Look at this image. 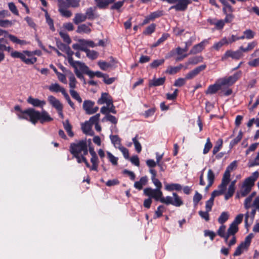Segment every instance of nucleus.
<instances>
[{
  "mask_svg": "<svg viewBox=\"0 0 259 259\" xmlns=\"http://www.w3.org/2000/svg\"><path fill=\"white\" fill-rule=\"evenodd\" d=\"M19 118L29 120L33 124H35L38 120L41 123L50 122L53 118L45 110H42L41 112L33 108H29L18 114Z\"/></svg>",
  "mask_w": 259,
  "mask_h": 259,
  "instance_id": "f257e3e1",
  "label": "nucleus"
},
{
  "mask_svg": "<svg viewBox=\"0 0 259 259\" xmlns=\"http://www.w3.org/2000/svg\"><path fill=\"white\" fill-rule=\"evenodd\" d=\"M256 41H253L247 44L246 47L240 46L238 49L235 51L231 50H227L221 58L222 61H226L229 58H231L234 60H239L243 56L244 53H247L252 51L257 45Z\"/></svg>",
  "mask_w": 259,
  "mask_h": 259,
  "instance_id": "f03ea898",
  "label": "nucleus"
},
{
  "mask_svg": "<svg viewBox=\"0 0 259 259\" xmlns=\"http://www.w3.org/2000/svg\"><path fill=\"white\" fill-rule=\"evenodd\" d=\"M259 177V172L255 171L252 174L246 178L242 183L239 191H237L236 197L240 198L246 196L251 191L252 187L254 185L255 181Z\"/></svg>",
  "mask_w": 259,
  "mask_h": 259,
  "instance_id": "7ed1b4c3",
  "label": "nucleus"
},
{
  "mask_svg": "<svg viewBox=\"0 0 259 259\" xmlns=\"http://www.w3.org/2000/svg\"><path fill=\"white\" fill-rule=\"evenodd\" d=\"M35 55H38L37 51H24L22 52L13 51L11 53V56L13 58H19L23 62L28 65L33 64L36 62L37 58L33 57Z\"/></svg>",
  "mask_w": 259,
  "mask_h": 259,
  "instance_id": "20e7f679",
  "label": "nucleus"
},
{
  "mask_svg": "<svg viewBox=\"0 0 259 259\" xmlns=\"http://www.w3.org/2000/svg\"><path fill=\"white\" fill-rule=\"evenodd\" d=\"M91 144V140H82L73 143L70 146V152L72 154L87 155L88 153V145Z\"/></svg>",
  "mask_w": 259,
  "mask_h": 259,
  "instance_id": "39448f33",
  "label": "nucleus"
},
{
  "mask_svg": "<svg viewBox=\"0 0 259 259\" xmlns=\"http://www.w3.org/2000/svg\"><path fill=\"white\" fill-rule=\"evenodd\" d=\"M221 4L223 5V11L225 14H226V17L224 21L225 23L231 22L234 16L232 14H228V13H232L234 11V9L228 3V2H230L233 5L236 4L235 0H219Z\"/></svg>",
  "mask_w": 259,
  "mask_h": 259,
  "instance_id": "423d86ee",
  "label": "nucleus"
},
{
  "mask_svg": "<svg viewBox=\"0 0 259 259\" xmlns=\"http://www.w3.org/2000/svg\"><path fill=\"white\" fill-rule=\"evenodd\" d=\"M172 196L163 197L162 195L160 202L166 205L171 204L176 207H179L183 204L182 200L176 193H173Z\"/></svg>",
  "mask_w": 259,
  "mask_h": 259,
  "instance_id": "0eeeda50",
  "label": "nucleus"
},
{
  "mask_svg": "<svg viewBox=\"0 0 259 259\" xmlns=\"http://www.w3.org/2000/svg\"><path fill=\"white\" fill-rule=\"evenodd\" d=\"M241 71H239L232 75L219 79V82H220L222 87L230 86L236 82V81L241 77Z\"/></svg>",
  "mask_w": 259,
  "mask_h": 259,
  "instance_id": "6e6552de",
  "label": "nucleus"
},
{
  "mask_svg": "<svg viewBox=\"0 0 259 259\" xmlns=\"http://www.w3.org/2000/svg\"><path fill=\"white\" fill-rule=\"evenodd\" d=\"M144 194L151 199L153 198L155 201H160L162 195V192L159 189H152L151 188H146L143 191Z\"/></svg>",
  "mask_w": 259,
  "mask_h": 259,
  "instance_id": "1a4fd4ad",
  "label": "nucleus"
},
{
  "mask_svg": "<svg viewBox=\"0 0 259 259\" xmlns=\"http://www.w3.org/2000/svg\"><path fill=\"white\" fill-rule=\"evenodd\" d=\"M191 3V0H178L175 5L170 7L169 10L175 9L177 11H185Z\"/></svg>",
  "mask_w": 259,
  "mask_h": 259,
  "instance_id": "9d476101",
  "label": "nucleus"
},
{
  "mask_svg": "<svg viewBox=\"0 0 259 259\" xmlns=\"http://www.w3.org/2000/svg\"><path fill=\"white\" fill-rule=\"evenodd\" d=\"M206 68V65L205 64H203L197 66L186 74V79L189 80L193 79L197 75H198L200 72L204 70Z\"/></svg>",
  "mask_w": 259,
  "mask_h": 259,
  "instance_id": "9b49d317",
  "label": "nucleus"
},
{
  "mask_svg": "<svg viewBox=\"0 0 259 259\" xmlns=\"http://www.w3.org/2000/svg\"><path fill=\"white\" fill-rule=\"evenodd\" d=\"M256 211H257L254 208H252L250 214L248 211L245 214V225L246 228L252 223Z\"/></svg>",
  "mask_w": 259,
  "mask_h": 259,
  "instance_id": "f8f14e48",
  "label": "nucleus"
},
{
  "mask_svg": "<svg viewBox=\"0 0 259 259\" xmlns=\"http://www.w3.org/2000/svg\"><path fill=\"white\" fill-rule=\"evenodd\" d=\"M208 44V40L204 39L199 44L195 45L190 50L189 54H196L201 52L205 48L206 44Z\"/></svg>",
  "mask_w": 259,
  "mask_h": 259,
  "instance_id": "ddd939ff",
  "label": "nucleus"
},
{
  "mask_svg": "<svg viewBox=\"0 0 259 259\" xmlns=\"http://www.w3.org/2000/svg\"><path fill=\"white\" fill-rule=\"evenodd\" d=\"M92 26V24L91 23L79 25L76 31L79 34L85 33L89 34L92 32V29L91 28Z\"/></svg>",
  "mask_w": 259,
  "mask_h": 259,
  "instance_id": "4468645a",
  "label": "nucleus"
},
{
  "mask_svg": "<svg viewBox=\"0 0 259 259\" xmlns=\"http://www.w3.org/2000/svg\"><path fill=\"white\" fill-rule=\"evenodd\" d=\"M27 102L34 107L42 108L46 104L44 100H40L37 98L29 97L27 100Z\"/></svg>",
  "mask_w": 259,
  "mask_h": 259,
  "instance_id": "2eb2a0df",
  "label": "nucleus"
},
{
  "mask_svg": "<svg viewBox=\"0 0 259 259\" xmlns=\"http://www.w3.org/2000/svg\"><path fill=\"white\" fill-rule=\"evenodd\" d=\"M101 113L103 114H109L110 112L113 114L116 113L115 107L113 104V101L106 106H103L100 110Z\"/></svg>",
  "mask_w": 259,
  "mask_h": 259,
  "instance_id": "dca6fc26",
  "label": "nucleus"
},
{
  "mask_svg": "<svg viewBox=\"0 0 259 259\" xmlns=\"http://www.w3.org/2000/svg\"><path fill=\"white\" fill-rule=\"evenodd\" d=\"M48 89L51 92H60L63 95L65 94V93H66L65 89L58 83H52L48 87Z\"/></svg>",
  "mask_w": 259,
  "mask_h": 259,
  "instance_id": "f3484780",
  "label": "nucleus"
},
{
  "mask_svg": "<svg viewBox=\"0 0 259 259\" xmlns=\"http://www.w3.org/2000/svg\"><path fill=\"white\" fill-rule=\"evenodd\" d=\"M112 101V97L106 93H103L101 95V97L98 99L97 103L99 104H106V105Z\"/></svg>",
  "mask_w": 259,
  "mask_h": 259,
  "instance_id": "a211bd4d",
  "label": "nucleus"
},
{
  "mask_svg": "<svg viewBox=\"0 0 259 259\" xmlns=\"http://www.w3.org/2000/svg\"><path fill=\"white\" fill-rule=\"evenodd\" d=\"M203 58L201 56H195L189 59L188 61L185 63L184 69H187L189 65H196L203 61Z\"/></svg>",
  "mask_w": 259,
  "mask_h": 259,
  "instance_id": "6ab92c4d",
  "label": "nucleus"
},
{
  "mask_svg": "<svg viewBox=\"0 0 259 259\" xmlns=\"http://www.w3.org/2000/svg\"><path fill=\"white\" fill-rule=\"evenodd\" d=\"M65 53H66L68 56V61L69 64L72 67H74L75 64H78V66L81 63V62L78 61H74L72 55L74 54V52L71 50L70 48L69 47L65 51Z\"/></svg>",
  "mask_w": 259,
  "mask_h": 259,
  "instance_id": "aec40b11",
  "label": "nucleus"
},
{
  "mask_svg": "<svg viewBox=\"0 0 259 259\" xmlns=\"http://www.w3.org/2000/svg\"><path fill=\"white\" fill-rule=\"evenodd\" d=\"M48 101L49 103L56 109L57 110H61L63 108V105L60 102L53 96L48 97Z\"/></svg>",
  "mask_w": 259,
  "mask_h": 259,
  "instance_id": "412c9836",
  "label": "nucleus"
},
{
  "mask_svg": "<svg viewBox=\"0 0 259 259\" xmlns=\"http://www.w3.org/2000/svg\"><path fill=\"white\" fill-rule=\"evenodd\" d=\"M58 11L62 16L66 18H70L72 15L71 11L65 7L64 2L59 5Z\"/></svg>",
  "mask_w": 259,
  "mask_h": 259,
  "instance_id": "4be33fe9",
  "label": "nucleus"
},
{
  "mask_svg": "<svg viewBox=\"0 0 259 259\" xmlns=\"http://www.w3.org/2000/svg\"><path fill=\"white\" fill-rule=\"evenodd\" d=\"M222 88V85L221 84L220 82H219V79H218L215 83L208 87L206 93V94H213L218 91L221 90Z\"/></svg>",
  "mask_w": 259,
  "mask_h": 259,
  "instance_id": "5701e85b",
  "label": "nucleus"
},
{
  "mask_svg": "<svg viewBox=\"0 0 259 259\" xmlns=\"http://www.w3.org/2000/svg\"><path fill=\"white\" fill-rule=\"evenodd\" d=\"M165 81V77H160L158 78H154L149 81V87H157L162 85Z\"/></svg>",
  "mask_w": 259,
  "mask_h": 259,
  "instance_id": "b1692460",
  "label": "nucleus"
},
{
  "mask_svg": "<svg viewBox=\"0 0 259 259\" xmlns=\"http://www.w3.org/2000/svg\"><path fill=\"white\" fill-rule=\"evenodd\" d=\"M215 176L213 171L209 169L207 175V179L208 180V184L205 188V191H208L209 188L212 186L214 182Z\"/></svg>",
  "mask_w": 259,
  "mask_h": 259,
  "instance_id": "393cba45",
  "label": "nucleus"
},
{
  "mask_svg": "<svg viewBox=\"0 0 259 259\" xmlns=\"http://www.w3.org/2000/svg\"><path fill=\"white\" fill-rule=\"evenodd\" d=\"M78 67L82 72L89 75L91 78H93L95 76V72L90 70L89 67L84 63L81 62L78 65Z\"/></svg>",
  "mask_w": 259,
  "mask_h": 259,
  "instance_id": "a878e982",
  "label": "nucleus"
},
{
  "mask_svg": "<svg viewBox=\"0 0 259 259\" xmlns=\"http://www.w3.org/2000/svg\"><path fill=\"white\" fill-rule=\"evenodd\" d=\"M148 182V178L147 176L142 177L139 181H137L134 184V187L141 190L143 189L144 186H145Z\"/></svg>",
  "mask_w": 259,
  "mask_h": 259,
  "instance_id": "bb28decb",
  "label": "nucleus"
},
{
  "mask_svg": "<svg viewBox=\"0 0 259 259\" xmlns=\"http://www.w3.org/2000/svg\"><path fill=\"white\" fill-rule=\"evenodd\" d=\"M226 227L222 224L217 231V234L221 237L224 238L225 243H228V232L226 233Z\"/></svg>",
  "mask_w": 259,
  "mask_h": 259,
  "instance_id": "cd10ccee",
  "label": "nucleus"
},
{
  "mask_svg": "<svg viewBox=\"0 0 259 259\" xmlns=\"http://www.w3.org/2000/svg\"><path fill=\"white\" fill-rule=\"evenodd\" d=\"M248 247L249 246L245 244L244 242H241L239 244V245H238L236 248V250L233 254V255L239 256L241 255L244 250H246L248 249Z\"/></svg>",
  "mask_w": 259,
  "mask_h": 259,
  "instance_id": "c85d7f7f",
  "label": "nucleus"
},
{
  "mask_svg": "<svg viewBox=\"0 0 259 259\" xmlns=\"http://www.w3.org/2000/svg\"><path fill=\"white\" fill-rule=\"evenodd\" d=\"M116 0H95L97 6L100 9L106 8L109 4L114 3Z\"/></svg>",
  "mask_w": 259,
  "mask_h": 259,
  "instance_id": "c756f323",
  "label": "nucleus"
},
{
  "mask_svg": "<svg viewBox=\"0 0 259 259\" xmlns=\"http://www.w3.org/2000/svg\"><path fill=\"white\" fill-rule=\"evenodd\" d=\"M230 179L223 176L221 184L219 186V189L221 194H224L225 192L227 185L229 184Z\"/></svg>",
  "mask_w": 259,
  "mask_h": 259,
  "instance_id": "7c9ffc66",
  "label": "nucleus"
},
{
  "mask_svg": "<svg viewBox=\"0 0 259 259\" xmlns=\"http://www.w3.org/2000/svg\"><path fill=\"white\" fill-rule=\"evenodd\" d=\"M92 125L88 121L81 125V128L83 132L87 135L92 136L94 132L92 130Z\"/></svg>",
  "mask_w": 259,
  "mask_h": 259,
  "instance_id": "2f4dec72",
  "label": "nucleus"
},
{
  "mask_svg": "<svg viewBox=\"0 0 259 259\" xmlns=\"http://www.w3.org/2000/svg\"><path fill=\"white\" fill-rule=\"evenodd\" d=\"M95 105V103L90 100H85L83 103V109L85 110V113L90 114V112Z\"/></svg>",
  "mask_w": 259,
  "mask_h": 259,
  "instance_id": "473e14b6",
  "label": "nucleus"
},
{
  "mask_svg": "<svg viewBox=\"0 0 259 259\" xmlns=\"http://www.w3.org/2000/svg\"><path fill=\"white\" fill-rule=\"evenodd\" d=\"M63 127L69 137H72L74 133L72 131V125L70 124L68 119H66L62 122Z\"/></svg>",
  "mask_w": 259,
  "mask_h": 259,
  "instance_id": "72a5a7b5",
  "label": "nucleus"
},
{
  "mask_svg": "<svg viewBox=\"0 0 259 259\" xmlns=\"http://www.w3.org/2000/svg\"><path fill=\"white\" fill-rule=\"evenodd\" d=\"M165 189L168 191H180L182 189V186L179 184H165Z\"/></svg>",
  "mask_w": 259,
  "mask_h": 259,
  "instance_id": "f704fd0d",
  "label": "nucleus"
},
{
  "mask_svg": "<svg viewBox=\"0 0 259 259\" xmlns=\"http://www.w3.org/2000/svg\"><path fill=\"white\" fill-rule=\"evenodd\" d=\"M86 20L84 14L78 13L75 14V16L73 19V22L75 24H78L80 23L85 21Z\"/></svg>",
  "mask_w": 259,
  "mask_h": 259,
  "instance_id": "c9c22d12",
  "label": "nucleus"
},
{
  "mask_svg": "<svg viewBox=\"0 0 259 259\" xmlns=\"http://www.w3.org/2000/svg\"><path fill=\"white\" fill-rule=\"evenodd\" d=\"M110 138L112 143L116 148H118L121 146V140L117 135H111Z\"/></svg>",
  "mask_w": 259,
  "mask_h": 259,
  "instance_id": "e433bc0d",
  "label": "nucleus"
},
{
  "mask_svg": "<svg viewBox=\"0 0 259 259\" xmlns=\"http://www.w3.org/2000/svg\"><path fill=\"white\" fill-rule=\"evenodd\" d=\"M69 72L70 75L69 76V86L70 90H74V89L76 87L77 81L73 74L71 72Z\"/></svg>",
  "mask_w": 259,
  "mask_h": 259,
  "instance_id": "4c0bfd02",
  "label": "nucleus"
},
{
  "mask_svg": "<svg viewBox=\"0 0 259 259\" xmlns=\"http://www.w3.org/2000/svg\"><path fill=\"white\" fill-rule=\"evenodd\" d=\"M237 166L236 161H234L231 162L227 167L224 176L226 177L230 178V172L233 170Z\"/></svg>",
  "mask_w": 259,
  "mask_h": 259,
  "instance_id": "58836bf2",
  "label": "nucleus"
},
{
  "mask_svg": "<svg viewBox=\"0 0 259 259\" xmlns=\"http://www.w3.org/2000/svg\"><path fill=\"white\" fill-rule=\"evenodd\" d=\"M238 231V227L236 225L231 223L227 230L228 238L231 235H235Z\"/></svg>",
  "mask_w": 259,
  "mask_h": 259,
  "instance_id": "ea45409f",
  "label": "nucleus"
},
{
  "mask_svg": "<svg viewBox=\"0 0 259 259\" xmlns=\"http://www.w3.org/2000/svg\"><path fill=\"white\" fill-rule=\"evenodd\" d=\"M253 198L251 196L248 195L244 202V207L246 210H248L252 206Z\"/></svg>",
  "mask_w": 259,
  "mask_h": 259,
  "instance_id": "a19ab883",
  "label": "nucleus"
},
{
  "mask_svg": "<svg viewBox=\"0 0 259 259\" xmlns=\"http://www.w3.org/2000/svg\"><path fill=\"white\" fill-rule=\"evenodd\" d=\"M65 2L67 7L76 8L79 6L80 0H65Z\"/></svg>",
  "mask_w": 259,
  "mask_h": 259,
  "instance_id": "79ce46f5",
  "label": "nucleus"
},
{
  "mask_svg": "<svg viewBox=\"0 0 259 259\" xmlns=\"http://www.w3.org/2000/svg\"><path fill=\"white\" fill-rule=\"evenodd\" d=\"M169 34L168 33H163L161 37L158 39V40L152 45V48H155L158 46L159 45L164 42L168 37Z\"/></svg>",
  "mask_w": 259,
  "mask_h": 259,
  "instance_id": "37998d69",
  "label": "nucleus"
},
{
  "mask_svg": "<svg viewBox=\"0 0 259 259\" xmlns=\"http://www.w3.org/2000/svg\"><path fill=\"white\" fill-rule=\"evenodd\" d=\"M9 38L13 42L20 44L21 45H25L27 44L26 41L18 39L16 36L13 35H9Z\"/></svg>",
  "mask_w": 259,
  "mask_h": 259,
  "instance_id": "c03bdc74",
  "label": "nucleus"
},
{
  "mask_svg": "<svg viewBox=\"0 0 259 259\" xmlns=\"http://www.w3.org/2000/svg\"><path fill=\"white\" fill-rule=\"evenodd\" d=\"M242 138V133L241 131H240L238 133V136L232 140L230 143V148H233L235 145H236L241 140Z\"/></svg>",
  "mask_w": 259,
  "mask_h": 259,
  "instance_id": "a18cd8bd",
  "label": "nucleus"
},
{
  "mask_svg": "<svg viewBox=\"0 0 259 259\" xmlns=\"http://www.w3.org/2000/svg\"><path fill=\"white\" fill-rule=\"evenodd\" d=\"M229 214L228 212H223L219 218H218V222L220 224H223L226 222L229 219Z\"/></svg>",
  "mask_w": 259,
  "mask_h": 259,
  "instance_id": "49530a36",
  "label": "nucleus"
},
{
  "mask_svg": "<svg viewBox=\"0 0 259 259\" xmlns=\"http://www.w3.org/2000/svg\"><path fill=\"white\" fill-rule=\"evenodd\" d=\"M156 28V24L154 23H152L149 26H148L145 30L143 31V34L144 35H150L152 33L155 31Z\"/></svg>",
  "mask_w": 259,
  "mask_h": 259,
  "instance_id": "de8ad7c7",
  "label": "nucleus"
},
{
  "mask_svg": "<svg viewBox=\"0 0 259 259\" xmlns=\"http://www.w3.org/2000/svg\"><path fill=\"white\" fill-rule=\"evenodd\" d=\"M165 210V207L161 205H159L157 210L155 212V215H154V219H156L157 218H160L162 215V213Z\"/></svg>",
  "mask_w": 259,
  "mask_h": 259,
  "instance_id": "09e8293b",
  "label": "nucleus"
},
{
  "mask_svg": "<svg viewBox=\"0 0 259 259\" xmlns=\"http://www.w3.org/2000/svg\"><path fill=\"white\" fill-rule=\"evenodd\" d=\"M105 116L102 119V121H109L113 124H116L117 119L116 118L109 114H105Z\"/></svg>",
  "mask_w": 259,
  "mask_h": 259,
  "instance_id": "8fccbe9b",
  "label": "nucleus"
},
{
  "mask_svg": "<svg viewBox=\"0 0 259 259\" xmlns=\"http://www.w3.org/2000/svg\"><path fill=\"white\" fill-rule=\"evenodd\" d=\"M223 145V140L221 139H219L216 145L213 147L212 150V154L215 155L217 153H218L220 149L222 148Z\"/></svg>",
  "mask_w": 259,
  "mask_h": 259,
  "instance_id": "3c124183",
  "label": "nucleus"
},
{
  "mask_svg": "<svg viewBox=\"0 0 259 259\" xmlns=\"http://www.w3.org/2000/svg\"><path fill=\"white\" fill-rule=\"evenodd\" d=\"M163 15L162 10H157L153 12L149 15L152 21L154 20L156 18H159Z\"/></svg>",
  "mask_w": 259,
  "mask_h": 259,
  "instance_id": "603ef678",
  "label": "nucleus"
},
{
  "mask_svg": "<svg viewBox=\"0 0 259 259\" xmlns=\"http://www.w3.org/2000/svg\"><path fill=\"white\" fill-rule=\"evenodd\" d=\"M69 93L71 97L76 100L79 103L82 102V99L80 97L79 94L74 90H69Z\"/></svg>",
  "mask_w": 259,
  "mask_h": 259,
  "instance_id": "864d4df0",
  "label": "nucleus"
},
{
  "mask_svg": "<svg viewBox=\"0 0 259 259\" xmlns=\"http://www.w3.org/2000/svg\"><path fill=\"white\" fill-rule=\"evenodd\" d=\"M243 34H245L246 39H251L254 38L255 33L251 29H246L244 31Z\"/></svg>",
  "mask_w": 259,
  "mask_h": 259,
  "instance_id": "5fc2aeb1",
  "label": "nucleus"
},
{
  "mask_svg": "<svg viewBox=\"0 0 259 259\" xmlns=\"http://www.w3.org/2000/svg\"><path fill=\"white\" fill-rule=\"evenodd\" d=\"M138 136L137 135L135 137L132 139L133 142L134 144L135 149L138 153H140L142 150V146L140 143L137 140Z\"/></svg>",
  "mask_w": 259,
  "mask_h": 259,
  "instance_id": "6e6d98bb",
  "label": "nucleus"
},
{
  "mask_svg": "<svg viewBox=\"0 0 259 259\" xmlns=\"http://www.w3.org/2000/svg\"><path fill=\"white\" fill-rule=\"evenodd\" d=\"M226 43V37H224L219 41L215 43L213 48L217 50H219L224 45H227Z\"/></svg>",
  "mask_w": 259,
  "mask_h": 259,
  "instance_id": "4d7b16f0",
  "label": "nucleus"
},
{
  "mask_svg": "<svg viewBox=\"0 0 259 259\" xmlns=\"http://www.w3.org/2000/svg\"><path fill=\"white\" fill-rule=\"evenodd\" d=\"M212 145L210 142V138H208L206 139V142L205 144L204 148L203 149V153L204 154H207L212 148Z\"/></svg>",
  "mask_w": 259,
  "mask_h": 259,
  "instance_id": "13d9d810",
  "label": "nucleus"
},
{
  "mask_svg": "<svg viewBox=\"0 0 259 259\" xmlns=\"http://www.w3.org/2000/svg\"><path fill=\"white\" fill-rule=\"evenodd\" d=\"M107 155L109 161L113 165H116L117 164V157H115L111 153L108 151L107 152Z\"/></svg>",
  "mask_w": 259,
  "mask_h": 259,
  "instance_id": "bf43d9fd",
  "label": "nucleus"
},
{
  "mask_svg": "<svg viewBox=\"0 0 259 259\" xmlns=\"http://www.w3.org/2000/svg\"><path fill=\"white\" fill-rule=\"evenodd\" d=\"M86 19L92 20L94 18V9L92 8L88 9L84 14Z\"/></svg>",
  "mask_w": 259,
  "mask_h": 259,
  "instance_id": "052dcab7",
  "label": "nucleus"
},
{
  "mask_svg": "<svg viewBox=\"0 0 259 259\" xmlns=\"http://www.w3.org/2000/svg\"><path fill=\"white\" fill-rule=\"evenodd\" d=\"M187 80L188 79H186V76L185 78H179L176 80L174 83V85L178 87H181L185 84Z\"/></svg>",
  "mask_w": 259,
  "mask_h": 259,
  "instance_id": "680f3d73",
  "label": "nucleus"
},
{
  "mask_svg": "<svg viewBox=\"0 0 259 259\" xmlns=\"http://www.w3.org/2000/svg\"><path fill=\"white\" fill-rule=\"evenodd\" d=\"M124 1H122L114 3V4L112 5L110 8L111 10H116L119 12L120 8L123 6L124 4Z\"/></svg>",
  "mask_w": 259,
  "mask_h": 259,
  "instance_id": "e2e57ef3",
  "label": "nucleus"
},
{
  "mask_svg": "<svg viewBox=\"0 0 259 259\" xmlns=\"http://www.w3.org/2000/svg\"><path fill=\"white\" fill-rule=\"evenodd\" d=\"M164 62V60L163 59L159 60H155L150 64V66L151 68H155L158 67L159 66L163 64Z\"/></svg>",
  "mask_w": 259,
  "mask_h": 259,
  "instance_id": "0e129e2a",
  "label": "nucleus"
},
{
  "mask_svg": "<svg viewBox=\"0 0 259 259\" xmlns=\"http://www.w3.org/2000/svg\"><path fill=\"white\" fill-rule=\"evenodd\" d=\"M87 56L92 60L96 59L98 56V53L96 51L89 50L86 53Z\"/></svg>",
  "mask_w": 259,
  "mask_h": 259,
  "instance_id": "69168bd1",
  "label": "nucleus"
},
{
  "mask_svg": "<svg viewBox=\"0 0 259 259\" xmlns=\"http://www.w3.org/2000/svg\"><path fill=\"white\" fill-rule=\"evenodd\" d=\"M59 34L60 36L63 38L64 42H65L67 44H70L71 43V40L67 33L62 31H60L59 32Z\"/></svg>",
  "mask_w": 259,
  "mask_h": 259,
  "instance_id": "338daca9",
  "label": "nucleus"
},
{
  "mask_svg": "<svg viewBox=\"0 0 259 259\" xmlns=\"http://www.w3.org/2000/svg\"><path fill=\"white\" fill-rule=\"evenodd\" d=\"M100 115L99 113L96 114L95 115L92 116L88 122L92 125L93 124H96L98 123L99 120Z\"/></svg>",
  "mask_w": 259,
  "mask_h": 259,
  "instance_id": "774afa93",
  "label": "nucleus"
}]
</instances>
